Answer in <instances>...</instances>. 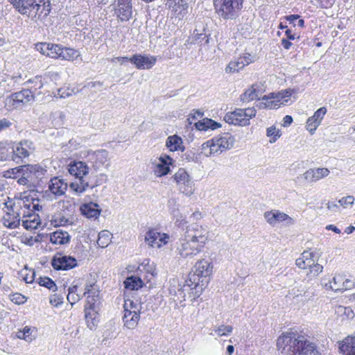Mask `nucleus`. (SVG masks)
<instances>
[{
  "instance_id": "50",
  "label": "nucleus",
  "mask_w": 355,
  "mask_h": 355,
  "mask_svg": "<svg viewBox=\"0 0 355 355\" xmlns=\"http://www.w3.org/2000/svg\"><path fill=\"white\" fill-rule=\"evenodd\" d=\"M266 135L270 138V142L274 143L277 141L278 138L280 137L281 134L279 132V130L277 129L275 126L272 125L267 128Z\"/></svg>"
},
{
  "instance_id": "6",
  "label": "nucleus",
  "mask_w": 355,
  "mask_h": 355,
  "mask_svg": "<svg viewBox=\"0 0 355 355\" xmlns=\"http://www.w3.org/2000/svg\"><path fill=\"white\" fill-rule=\"evenodd\" d=\"M124 315L123 321L124 326L128 329H134L137 327L139 320L140 318V311L141 306L139 303L135 302L132 300L125 301L124 305Z\"/></svg>"
},
{
  "instance_id": "51",
  "label": "nucleus",
  "mask_w": 355,
  "mask_h": 355,
  "mask_svg": "<svg viewBox=\"0 0 355 355\" xmlns=\"http://www.w3.org/2000/svg\"><path fill=\"white\" fill-rule=\"evenodd\" d=\"M193 39L195 42L200 45H207L209 43V37L206 33H198L197 30L193 32Z\"/></svg>"
},
{
  "instance_id": "54",
  "label": "nucleus",
  "mask_w": 355,
  "mask_h": 355,
  "mask_svg": "<svg viewBox=\"0 0 355 355\" xmlns=\"http://www.w3.org/2000/svg\"><path fill=\"white\" fill-rule=\"evenodd\" d=\"M53 221L55 223V225L58 226H65L71 223L69 218L60 214L55 215Z\"/></svg>"
},
{
  "instance_id": "22",
  "label": "nucleus",
  "mask_w": 355,
  "mask_h": 355,
  "mask_svg": "<svg viewBox=\"0 0 355 355\" xmlns=\"http://www.w3.org/2000/svg\"><path fill=\"white\" fill-rule=\"evenodd\" d=\"M4 205L7 211L3 217V225L10 229L17 227L20 224L21 214L15 212L13 210L11 201L6 202Z\"/></svg>"
},
{
  "instance_id": "60",
  "label": "nucleus",
  "mask_w": 355,
  "mask_h": 355,
  "mask_svg": "<svg viewBox=\"0 0 355 355\" xmlns=\"http://www.w3.org/2000/svg\"><path fill=\"white\" fill-rule=\"evenodd\" d=\"M63 297H60L57 294H54L50 296L49 302L51 305L58 306L63 303Z\"/></svg>"
},
{
  "instance_id": "11",
  "label": "nucleus",
  "mask_w": 355,
  "mask_h": 355,
  "mask_svg": "<svg viewBox=\"0 0 355 355\" xmlns=\"http://www.w3.org/2000/svg\"><path fill=\"white\" fill-rule=\"evenodd\" d=\"M207 283L208 280L206 279V278L201 277L194 271L193 272H190L184 284L190 291L189 293V295L196 298V297L200 296L203 288Z\"/></svg>"
},
{
  "instance_id": "36",
  "label": "nucleus",
  "mask_w": 355,
  "mask_h": 355,
  "mask_svg": "<svg viewBox=\"0 0 355 355\" xmlns=\"http://www.w3.org/2000/svg\"><path fill=\"white\" fill-rule=\"evenodd\" d=\"M99 291L95 284H86L85 288L84 295H87V302L85 305L95 306L96 298L98 297Z\"/></svg>"
},
{
  "instance_id": "41",
  "label": "nucleus",
  "mask_w": 355,
  "mask_h": 355,
  "mask_svg": "<svg viewBox=\"0 0 355 355\" xmlns=\"http://www.w3.org/2000/svg\"><path fill=\"white\" fill-rule=\"evenodd\" d=\"M195 127L198 130L206 131L209 129H211L213 130H216V129L221 127V125L219 123L216 122L211 119L205 118L202 120L195 123Z\"/></svg>"
},
{
  "instance_id": "13",
  "label": "nucleus",
  "mask_w": 355,
  "mask_h": 355,
  "mask_svg": "<svg viewBox=\"0 0 355 355\" xmlns=\"http://www.w3.org/2000/svg\"><path fill=\"white\" fill-rule=\"evenodd\" d=\"M80 181L70 184V188L77 193H82L89 188L94 189L105 183L107 181V175L105 173H99L91 181L81 179Z\"/></svg>"
},
{
  "instance_id": "19",
  "label": "nucleus",
  "mask_w": 355,
  "mask_h": 355,
  "mask_svg": "<svg viewBox=\"0 0 355 355\" xmlns=\"http://www.w3.org/2000/svg\"><path fill=\"white\" fill-rule=\"evenodd\" d=\"M322 252L319 250H306L302 253L301 257L296 259V265L302 269H307L315 262H318Z\"/></svg>"
},
{
  "instance_id": "16",
  "label": "nucleus",
  "mask_w": 355,
  "mask_h": 355,
  "mask_svg": "<svg viewBox=\"0 0 355 355\" xmlns=\"http://www.w3.org/2000/svg\"><path fill=\"white\" fill-rule=\"evenodd\" d=\"M34 150L35 146L31 141H21L12 148V159L16 162H19L22 159L28 157Z\"/></svg>"
},
{
  "instance_id": "55",
  "label": "nucleus",
  "mask_w": 355,
  "mask_h": 355,
  "mask_svg": "<svg viewBox=\"0 0 355 355\" xmlns=\"http://www.w3.org/2000/svg\"><path fill=\"white\" fill-rule=\"evenodd\" d=\"M233 328L230 325H220L214 329L218 336H227L232 333Z\"/></svg>"
},
{
  "instance_id": "2",
  "label": "nucleus",
  "mask_w": 355,
  "mask_h": 355,
  "mask_svg": "<svg viewBox=\"0 0 355 355\" xmlns=\"http://www.w3.org/2000/svg\"><path fill=\"white\" fill-rule=\"evenodd\" d=\"M13 8L20 15L32 20L45 19L51 10L50 0H8Z\"/></svg>"
},
{
  "instance_id": "18",
  "label": "nucleus",
  "mask_w": 355,
  "mask_h": 355,
  "mask_svg": "<svg viewBox=\"0 0 355 355\" xmlns=\"http://www.w3.org/2000/svg\"><path fill=\"white\" fill-rule=\"evenodd\" d=\"M51 265L55 270H68L77 266V261L73 257L58 253L53 257Z\"/></svg>"
},
{
  "instance_id": "63",
  "label": "nucleus",
  "mask_w": 355,
  "mask_h": 355,
  "mask_svg": "<svg viewBox=\"0 0 355 355\" xmlns=\"http://www.w3.org/2000/svg\"><path fill=\"white\" fill-rule=\"evenodd\" d=\"M28 82L35 83V89L37 88L40 89L43 86V83L42 80V77L35 76L33 80H29Z\"/></svg>"
},
{
  "instance_id": "20",
  "label": "nucleus",
  "mask_w": 355,
  "mask_h": 355,
  "mask_svg": "<svg viewBox=\"0 0 355 355\" xmlns=\"http://www.w3.org/2000/svg\"><path fill=\"white\" fill-rule=\"evenodd\" d=\"M137 69H150L157 62V57L150 55L135 54L129 59Z\"/></svg>"
},
{
  "instance_id": "1",
  "label": "nucleus",
  "mask_w": 355,
  "mask_h": 355,
  "mask_svg": "<svg viewBox=\"0 0 355 355\" xmlns=\"http://www.w3.org/2000/svg\"><path fill=\"white\" fill-rule=\"evenodd\" d=\"M277 347L288 355H319L314 343L294 332H286L280 336L277 340Z\"/></svg>"
},
{
  "instance_id": "45",
  "label": "nucleus",
  "mask_w": 355,
  "mask_h": 355,
  "mask_svg": "<svg viewBox=\"0 0 355 355\" xmlns=\"http://www.w3.org/2000/svg\"><path fill=\"white\" fill-rule=\"evenodd\" d=\"M78 291V286L76 285H73L72 286H70L68 289V295H67V300L69 302L73 305L80 301L83 295L78 294L77 293Z\"/></svg>"
},
{
  "instance_id": "52",
  "label": "nucleus",
  "mask_w": 355,
  "mask_h": 355,
  "mask_svg": "<svg viewBox=\"0 0 355 355\" xmlns=\"http://www.w3.org/2000/svg\"><path fill=\"white\" fill-rule=\"evenodd\" d=\"M73 94H74L73 89H71L68 87H64L57 90V92L55 94V96L64 98L72 96Z\"/></svg>"
},
{
  "instance_id": "64",
  "label": "nucleus",
  "mask_w": 355,
  "mask_h": 355,
  "mask_svg": "<svg viewBox=\"0 0 355 355\" xmlns=\"http://www.w3.org/2000/svg\"><path fill=\"white\" fill-rule=\"evenodd\" d=\"M12 123L6 118H3L0 120V132L3 130L9 128L11 125Z\"/></svg>"
},
{
  "instance_id": "35",
  "label": "nucleus",
  "mask_w": 355,
  "mask_h": 355,
  "mask_svg": "<svg viewBox=\"0 0 355 355\" xmlns=\"http://www.w3.org/2000/svg\"><path fill=\"white\" fill-rule=\"evenodd\" d=\"M339 348L344 355H355V336L346 337L340 343Z\"/></svg>"
},
{
  "instance_id": "39",
  "label": "nucleus",
  "mask_w": 355,
  "mask_h": 355,
  "mask_svg": "<svg viewBox=\"0 0 355 355\" xmlns=\"http://www.w3.org/2000/svg\"><path fill=\"white\" fill-rule=\"evenodd\" d=\"M70 235L67 232L57 230L50 235V241L55 245H64L69 242Z\"/></svg>"
},
{
  "instance_id": "44",
  "label": "nucleus",
  "mask_w": 355,
  "mask_h": 355,
  "mask_svg": "<svg viewBox=\"0 0 355 355\" xmlns=\"http://www.w3.org/2000/svg\"><path fill=\"white\" fill-rule=\"evenodd\" d=\"M34 331V328L26 326L22 330H19L16 333V337L19 339H23L26 342L29 343L31 342L33 339H35V335L33 334Z\"/></svg>"
},
{
  "instance_id": "49",
  "label": "nucleus",
  "mask_w": 355,
  "mask_h": 355,
  "mask_svg": "<svg viewBox=\"0 0 355 355\" xmlns=\"http://www.w3.org/2000/svg\"><path fill=\"white\" fill-rule=\"evenodd\" d=\"M61 46H62L60 44L49 43V46L48 48L49 51H47L46 56L54 59H58Z\"/></svg>"
},
{
  "instance_id": "30",
  "label": "nucleus",
  "mask_w": 355,
  "mask_h": 355,
  "mask_svg": "<svg viewBox=\"0 0 355 355\" xmlns=\"http://www.w3.org/2000/svg\"><path fill=\"white\" fill-rule=\"evenodd\" d=\"M329 174V171L327 168H311L306 171L304 174V178L309 182H313L327 177Z\"/></svg>"
},
{
  "instance_id": "3",
  "label": "nucleus",
  "mask_w": 355,
  "mask_h": 355,
  "mask_svg": "<svg viewBox=\"0 0 355 355\" xmlns=\"http://www.w3.org/2000/svg\"><path fill=\"white\" fill-rule=\"evenodd\" d=\"M234 137L229 132L218 135L202 144L201 153L206 156L221 154L231 149L234 144Z\"/></svg>"
},
{
  "instance_id": "53",
  "label": "nucleus",
  "mask_w": 355,
  "mask_h": 355,
  "mask_svg": "<svg viewBox=\"0 0 355 355\" xmlns=\"http://www.w3.org/2000/svg\"><path fill=\"white\" fill-rule=\"evenodd\" d=\"M309 272L307 275H309L311 277H317L320 273H321L323 270V266L318 263V262H315L313 265L310 266L309 268Z\"/></svg>"
},
{
  "instance_id": "40",
  "label": "nucleus",
  "mask_w": 355,
  "mask_h": 355,
  "mask_svg": "<svg viewBox=\"0 0 355 355\" xmlns=\"http://www.w3.org/2000/svg\"><path fill=\"white\" fill-rule=\"evenodd\" d=\"M166 146L171 151L184 150L182 138L175 135L167 138Z\"/></svg>"
},
{
  "instance_id": "24",
  "label": "nucleus",
  "mask_w": 355,
  "mask_h": 355,
  "mask_svg": "<svg viewBox=\"0 0 355 355\" xmlns=\"http://www.w3.org/2000/svg\"><path fill=\"white\" fill-rule=\"evenodd\" d=\"M68 171L76 178L74 182H80V179L85 180L84 176L88 174L89 167L84 162L73 161L69 164Z\"/></svg>"
},
{
  "instance_id": "17",
  "label": "nucleus",
  "mask_w": 355,
  "mask_h": 355,
  "mask_svg": "<svg viewBox=\"0 0 355 355\" xmlns=\"http://www.w3.org/2000/svg\"><path fill=\"white\" fill-rule=\"evenodd\" d=\"M207 234L208 232L205 229L198 225L188 227L184 233L189 239L195 241L202 249L207 241Z\"/></svg>"
},
{
  "instance_id": "15",
  "label": "nucleus",
  "mask_w": 355,
  "mask_h": 355,
  "mask_svg": "<svg viewBox=\"0 0 355 355\" xmlns=\"http://www.w3.org/2000/svg\"><path fill=\"white\" fill-rule=\"evenodd\" d=\"M354 282L343 275H336L332 280L328 283L324 284V286L327 289H331L335 292L345 291L346 290L351 289L354 287Z\"/></svg>"
},
{
  "instance_id": "34",
  "label": "nucleus",
  "mask_w": 355,
  "mask_h": 355,
  "mask_svg": "<svg viewBox=\"0 0 355 355\" xmlns=\"http://www.w3.org/2000/svg\"><path fill=\"white\" fill-rule=\"evenodd\" d=\"M137 273H141L143 279L150 282L157 275L155 266L153 263H150L149 262L142 263L138 267Z\"/></svg>"
},
{
  "instance_id": "56",
  "label": "nucleus",
  "mask_w": 355,
  "mask_h": 355,
  "mask_svg": "<svg viewBox=\"0 0 355 355\" xmlns=\"http://www.w3.org/2000/svg\"><path fill=\"white\" fill-rule=\"evenodd\" d=\"M320 124L318 123V121H316L315 120H314L313 119L312 116L309 117L308 119H307V121H306V130L311 134H314L315 131L316 130L317 128L320 125Z\"/></svg>"
},
{
  "instance_id": "8",
  "label": "nucleus",
  "mask_w": 355,
  "mask_h": 355,
  "mask_svg": "<svg viewBox=\"0 0 355 355\" xmlns=\"http://www.w3.org/2000/svg\"><path fill=\"white\" fill-rule=\"evenodd\" d=\"M291 92L286 89L278 93H270L269 96H264L262 97L263 101L266 103H260L259 107L278 109L281 105H286L291 100Z\"/></svg>"
},
{
  "instance_id": "28",
  "label": "nucleus",
  "mask_w": 355,
  "mask_h": 355,
  "mask_svg": "<svg viewBox=\"0 0 355 355\" xmlns=\"http://www.w3.org/2000/svg\"><path fill=\"white\" fill-rule=\"evenodd\" d=\"M80 210L81 214L87 218L96 219L101 213L100 206L93 202L83 204L80 207Z\"/></svg>"
},
{
  "instance_id": "47",
  "label": "nucleus",
  "mask_w": 355,
  "mask_h": 355,
  "mask_svg": "<svg viewBox=\"0 0 355 355\" xmlns=\"http://www.w3.org/2000/svg\"><path fill=\"white\" fill-rule=\"evenodd\" d=\"M38 284L44 287L49 288L50 291L55 292L57 290V286L55 282L49 277H40L37 280Z\"/></svg>"
},
{
  "instance_id": "62",
  "label": "nucleus",
  "mask_w": 355,
  "mask_h": 355,
  "mask_svg": "<svg viewBox=\"0 0 355 355\" xmlns=\"http://www.w3.org/2000/svg\"><path fill=\"white\" fill-rule=\"evenodd\" d=\"M49 43H39L36 44V49L42 54L46 55L47 51H49Z\"/></svg>"
},
{
  "instance_id": "27",
  "label": "nucleus",
  "mask_w": 355,
  "mask_h": 355,
  "mask_svg": "<svg viewBox=\"0 0 355 355\" xmlns=\"http://www.w3.org/2000/svg\"><path fill=\"white\" fill-rule=\"evenodd\" d=\"M173 164V159L166 155H161L156 164L154 173L157 177H162L170 172V166Z\"/></svg>"
},
{
  "instance_id": "4",
  "label": "nucleus",
  "mask_w": 355,
  "mask_h": 355,
  "mask_svg": "<svg viewBox=\"0 0 355 355\" xmlns=\"http://www.w3.org/2000/svg\"><path fill=\"white\" fill-rule=\"evenodd\" d=\"M215 13L224 20L236 19L241 14L243 0H214Z\"/></svg>"
},
{
  "instance_id": "10",
  "label": "nucleus",
  "mask_w": 355,
  "mask_h": 355,
  "mask_svg": "<svg viewBox=\"0 0 355 355\" xmlns=\"http://www.w3.org/2000/svg\"><path fill=\"white\" fill-rule=\"evenodd\" d=\"M263 216L266 222L272 227H275L279 224L289 227L295 223L294 218L278 209L266 211Z\"/></svg>"
},
{
  "instance_id": "26",
  "label": "nucleus",
  "mask_w": 355,
  "mask_h": 355,
  "mask_svg": "<svg viewBox=\"0 0 355 355\" xmlns=\"http://www.w3.org/2000/svg\"><path fill=\"white\" fill-rule=\"evenodd\" d=\"M49 191L55 198L65 194L67 189V183L58 177L51 178L48 183Z\"/></svg>"
},
{
  "instance_id": "9",
  "label": "nucleus",
  "mask_w": 355,
  "mask_h": 355,
  "mask_svg": "<svg viewBox=\"0 0 355 355\" xmlns=\"http://www.w3.org/2000/svg\"><path fill=\"white\" fill-rule=\"evenodd\" d=\"M178 190L186 196H191L195 191L194 182L184 168H179L173 175Z\"/></svg>"
},
{
  "instance_id": "14",
  "label": "nucleus",
  "mask_w": 355,
  "mask_h": 355,
  "mask_svg": "<svg viewBox=\"0 0 355 355\" xmlns=\"http://www.w3.org/2000/svg\"><path fill=\"white\" fill-rule=\"evenodd\" d=\"M169 236L166 233H162L157 229H149L144 237L145 243L150 248H160L168 243Z\"/></svg>"
},
{
  "instance_id": "31",
  "label": "nucleus",
  "mask_w": 355,
  "mask_h": 355,
  "mask_svg": "<svg viewBox=\"0 0 355 355\" xmlns=\"http://www.w3.org/2000/svg\"><path fill=\"white\" fill-rule=\"evenodd\" d=\"M189 291H190L185 284L183 285L178 284L177 286L171 285L169 288V294L171 299L174 302L179 301L180 303L185 300L186 293Z\"/></svg>"
},
{
  "instance_id": "59",
  "label": "nucleus",
  "mask_w": 355,
  "mask_h": 355,
  "mask_svg": "<svg viewBox=\"0 0 355 355\" xmlns=\"http://www.w3.org/2000/svg\"><path fill=\"white\" fill-rule=\"evenodd\" d=\"M10 300L17 304H22L26 302V297L20 293H15L10 297Z\"/></svg>"
},
{
  "instance_id": "7",
  "label": "nucleus",
  "mask_w": 355,
  "mask_h": 355,
  "mask_svg": "<svg viewBox=\"0 0 355 355\" xmlns=\"http://www.w3.org/2000/svg\"><path fill=\"white\" fill-rule=\"evenodd\" d=\"M202 248L198 245L195 241H191L187 236H183L177 243L176 252L180 257L188 260L193 259L202 251Z\"/></svg>"
},
{
  "instance_id": "5",
  "label": "nucleus",
  "mask_w": 355,
  "mask_h": 355,
  "mask_svg": "<svg viewBox=\"0 0 355 355\" xmlns=\"http://www.w3.org/2000/svg\"><path fill=\"white\" fill-rule=\"evenodd\" d=\"M256 113L257 111L254 107L236 109L233 112H227L224 119L230 124L245 126L250 124V119L255 116Z\"/></svg>"
},
{
  "instance_id": "32",
  "label": "nucleus",
  "mask_w": 355,
  "mask_h": 355,
  "mask_svg": "<svg viewBox=\"0 0 355 355\" xmlns=\"http://www.w3.org/2000/svg\"><path fill=\"white\" fill-rule=\"evenodd\" d=\"M40 224L38 216L25 211L23 213L22 225L27 230H35L37 227Z\"/></svg>"
},
{
  "instance_id": "33",
  "label": "nucleus",
  "mask_w": 355,
  "mask_h": 355,
  "mask_svg": "<svg viewBox=\"0 0 355 355\" xmlns=\"http://www.w3.org/2000/svg\"><path fill=\"white\" fill-rule=\"evenodd\" d=\"M144 279L142 277L141 273H137V275H131L128 277L124 281V286L127 289H130L132 291L138 290L139 288L143 287Z\"/></svg>"
},
{
  "instance_id": "25",
  "label": "nucleus",
  "mask_w": 355,
  "mask_h": 355,
  "mask_svg": "<svg viewBox=\"0 0 355 355\" xmlns=\"http://www.w3.org/2000/svg\"><path fill=\"white\" fill-rule=\"evenodd\" d=\"M40 170L42 171V168L38 165H28L27 166H21L12 169V173L15 171H17V173L22 174V176L17 180V182L20 185H26L31 184V180L28 175L30 173H39Z\"/></svg>"
},
{
  "instance_id": "23",
  "label": "nucleus",
  "mask_w": 355,
  "mask_h": 355,
  "mask_svg": "<svg viewBox=\"0 0 355 355\" xmlns=\"http://www.w3.org/2000/svg\"><path fill=\"white\" fill-rule=\"evenodd\" d=\"M253 60V56H252L251 54L245 53L243 55L240 56L230 62L225 68V71L226 73L239 72L245 66L252 63Z\"/></svg>"
},
{
  "instance_id": "61",
  "label": "nucleus",
  "mask_w": 355,
  "mask_h": 355,
  "mask_svg": "<svg viewBox=\"0 0 355 355\" xmlns=\"http://www.w3.org/2000/svg\"><path fill=\"white\" fill-rule=\"evenodd\" d=\"M354 201V198L352 196H348L344 198H342L338 200V203L340 206L343 207H346L348 205H352Z\"/></svg>"
},
{
  "instance_id": "42",
  "label": "nucleus",
  "mask_w": 355,
  "mask_h": 355,
  "mask_svg": "<svg viewBox=\"0 0 355 355\" xmlns=\"http://www.w3.org/2000/svg\"><path fill=\"white\" fill-rule=\"evenodd\" d=\"M80 55V52L72 48L61 46L58 59L67 61H73Z\"/></svg>"
},
{
  "instance_id": "21",
  "label": "nucleus",
  "mask_w": 355,
  "mask_h": 355,
  "mask_svg": "<svg viewBox=\"0 0 355 355\" xmlns=\"http://www.w3.org/2000/svg\"><path fill=\"white\" fill-rule=\"evenodd\" d=\"M131 0H117L114 7V15L121 21H128L132 14Z\"/></svg>"
},
{
  "instance_id": "43",
  "label": "nucleus",
  "mask_w": 355,
  "mask_h": 355,
  "mask_svg": "<svg viewBox=\"0 0 355 355\" xmlns=\"http://www.w3.org/2000/svg\"><path fill=\"white\" fill-rule=\"evenodd\" d=\"M259 98V91L257 90L254 85L246 89V91L241 96V100L243 102H249Z\"/></svg>"
},
{
  "instance_id": "37",
  "label": "nucleus",
  "mask_w": 355,
  "mask_h": 355,
  "mask_svg": "<svg viewBox=\"0 0 355 355\" xmlns=\"http://www.w3.org/2000/svg\"><path fill=\"white\" fill-rule=\"evenodd\" d=\"M14 102L26 103L33 100L34 94L30 89H23L11 95Z\"/></svg>"
},
{
  "instance_id": "38",
  "label": "nucleus",
  "mask_w": 355,
  "mask_h": 355,
  "mask_svg": "<svg viewBox=\"0 0 355 355\" xmlns=\"http://www.w3.org/2000/svg\"><path fill=\"white\" fill-rule=\"evenodd\" d=\"M195 271L201 277L207 279L212 273V266L208 261L202 259L196 263Z\"/></svg>"
},
{
  "instance_id": "46",
  "label": "nucleus",
  "mask_w": 355,
  "mask_h": 355,
  "mask_svg": "<svg viewBox=\"0 0 355 355\" xmlns=\"http://www.w3.org/2000/svg\"><path fill=\"white\" fill-rule=\"evenodd\" d=\"M111 233L108 230H103L98 234L97 244L101 248L107 247L111 241Z\"/></svg>"
},
{
  "instance_id": "29",
  "label": "nucleus",
  "mask_w": 355,
  "mask_h": 355,
  "mask_svg": "<svg viewBox=\"0 0 355 355\" xmlns=\"http://www.w3.org/2000/svg\"><path fill=\"white\" fill-rule=\"evenodd\" d=\"M85 317L87 327L91 330L95 329L99 321L95 306H85Z\"/></svg>"
},
{
  "instance_id": "57",
  "label": "nucleus",
  "mask_w": 355,
  "mask_h": 355,
  "mask_svg": "<svg viewBox=\"0 0 355 355\" xmlns=\"http://www.w3.org/2000/svg\"><path fill=\"white\" fill-rule=\"evenodd\" d=\"M327 113V109L324 107H322L317 110L313 115L312 116L313 119L315 120L316 121H318V123L320 124L321 121Z\"/></svg>"
},
{
  "instance_id": "58",
  "label": "nucleus",
  "mask_w": 355,
  "mask_h": 355,
  "mask_svg": "<svg viewBox=\"0 0 355 355\" xmlns=\"http://www.w3.org/2000/svg\"><path fill=\"white\" fill-rule=\"evenodd\" d=\"M24 208L28 209V211L32 213L34 210H40L42 209V206L39 204L38 200H33L31 203H26L24 205Z\"/></svg>"
},
{
  "instance_id": "12",
  "label": "nucleus",
  "mask_w": 355,
  "mask_h": 355,
  "mask_svg": "<svg viewBox=\"0 0 355 355\" xmlns=\"http://www.w3.org/2000/svg\"><path fill=\"white\" fill-rule=\"evenodd\" d=\"M108 156V151L104 149L89 151L87 154V161L96 171L101 170L103 168H107L110 166V159Z\"/></svg>"
},
{
  "instance_id": "48",
  "label": "nucleus",
  "mask_w": 355,
  "mask_h": 355,
  "mask_svg": "<svg viewBox=\"0 0 355 355\" xmlns=\"http://www.w3.org/2000/svg\"><path fill=\"white\" fill-rule=\"evenodd\" d=\"M285 18L294 27L303 28L304 26V20L300 19L298 15H288Z\"/></svg>"
}]
</instances>
